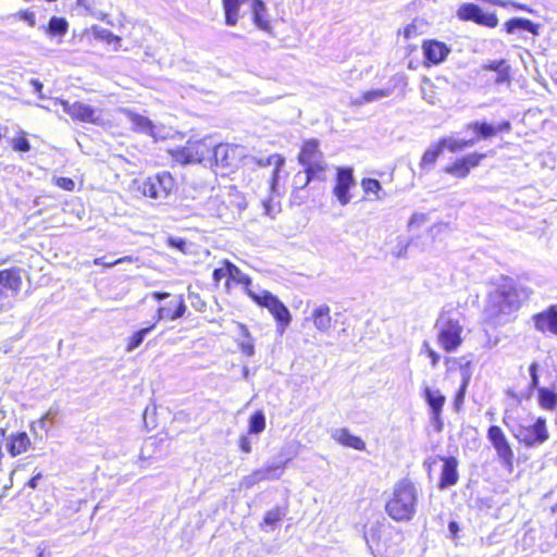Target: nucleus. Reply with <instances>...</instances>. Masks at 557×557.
<instances>
[{
  "label": "nucleus",
  "mask_w": 557,
  "mask_h": 557,
  "mask_svg": "<svg viewBox=\"0 0 557 557\" xmlns=\"http://www.w3.org/2000/svg\"><path fill=\"white\" fill-rule=\"evenodd\" d=\"M286 465L287 460L275 463H268L262 467V470L265 473L268 480L276 479L283 473Z\"/></svg>",
  "instance_id": "c03bdc74"
},
{
  "label": "nucleus",
  "mask_w": 557,
  "mask_h": 557,
  "mask_svg": "<svg viewBox=\"0 0 557 557\" xmlns=\"http://www.w3.org/2000/svg\"><path fill=\"white\" fill-rule=\"evenodd\" d=\"M504 28L508 34H512L516 29H522L536 36L539 35L540 26L529 18L512 17L505 22Z\"/></svg>",
  "instance_id": "cd10ccee"
},
{
  "label": "nucleus",
  "mask_w": 557,
  "mask_h": 557,
  "mask_svg": "<svg viewBox=\"0 0 557 557\" xmlns=\"http://www.w3.org/2000/svg\"><path fill=\"white\" fill-rule=\"evenodd\" d=\"M238 447L245 454H250L252 450L251 443L248 438V434H242L238 438Z\"/></svg>",
  "instance_id": "5fc2aeb1"
},
{
  "label": "nucleus",
  "mask_w": 557,
  "mask_h": 557,
  "mask_svg": "<svg viewBox=\"0 0 557 557\" xmlns=\"http://www.w3.org/2000/svg\"><path fill=\"white\" fill-rule=\"evenodd\" d=\"M468 128L478 136V139H490L498 134L510 133L512 125L509 120L502 121L497 125H493L485 121H475L470 123Z\"/></svg>",
  "instance_id": "6ab92c4d"
},
{
  "label": "nucleus",
  "mask_w": 557,
  "mask_h": 557,
  "mask_svg": "<svg viewBox=\"0 0 557 557\" xmlns=\"http://www.w3.org/2000/svg\"><path fill=\"white\" fill-rule=\"evenodd\" d=\"M53 184L65 191H73L75 189V182L71 177H54Z\"/></svg>",
  "instance_id": "3c124183"
},
{
  "label": "nucleus",
  "mask_w": 557,
  "mask_h": 557,
  "mask_svg": "<svg viewBox=\"0 0 557 557\" xmlns=\"http://www.w3.org/2000/svg\"><path fill=\"white\" fill-rule=\"evenodd\" d=\"M536 331L557 335V305H552L545 310L532 315Z\"/></svg>",
  "instance_id": "aec40b11"
},
{
  "label": "nucleus",
  "mask_w": 557,
  "mask_h": 557,
  "mask_svg": "<svg viewBox=\"0 0 557 557\" xmlns=\"http://www.w3.org/2000/svg\"><path fill=\"white\" fill-rule=\"evenodd\" d=\"M426 220V215L425 214H413L410 219V222L409 224L412 225L413 223H417V222H423Z\"/></svg>",
  "instance_id": "bf43d9fd"
},
{
  "label": "nucleus",
  "mask_w": 557,
  "mask_h": 557,
  "mask_svg": "<svg viewBox=\"0 0 557 557\" xmlns=\"http://www.w3.org/2000/svg\"><path fill=\"white\" fill-rule=\"evenodd\" d=\"M332 438L344 447H349L359 451L366 449L364 441L361 437L351 434L346 428L336 430L332 434Z\"/></svg>",
  "instance_id": "a878e982"
},
{
  "label": "nucleus",
  "mask_w": 557,
  "mask_h": 557,
  "mask_svg": "<svg viewBox=\"0 0 557 557\" xmlns=\"http://www.w3.org/2000/svg\"><path fill=\"white\" fill-rule=\"evenodd\" d=\"M267 475L263 472L262 468L255 469L250 474L244 478V484L246 487H251L255 484L265 481Z\"/></svg>",
  "instance_id": "09e8293b"
},
{
  "label": "nucleus",
  "mask_w": 557,
  "mask_h": 557,
  "mask_svg": "<svg viewBox=\"0 0 557 557\" xmlns=\"http://www.w3.org/2000/svg\"><path fill=\"white\" fill-rule=\"evenodd\" d=\"M533 294L532 289L509 277L503 280L486 299L485 313L490 322L496 323L504 315L518 312Z\"/></svg>",
  "instance_id": "f257e3e1"
},
{
  "label": "nucleus",
  "mask_w": 557,
  "mask_h": 557,
  "mask_svg": "<svg viewBox=\"0 0 557 557\" xmlns=\"http://www.w3.org/2000/svg\"><path fill=\"white\" fill-rule=\"evenodd\" d=\"M239 348L240 351L248 357L252 356L255 352V346L251 341L240 343Z\"/></svg>",
  "instance_id": "4d7b16f0"
},
{
  "label": "nucleus",
  "mask_w": 557,
  "mask_h": 557,
  "mask_svg": "<svg viewBox=\"0 0 557 557\" xmlns=\"http://www.w3.org/2000/svg\"><path fill=\"white\" fill-rule=\"evenodd\" d=\"M443 143H438V140L430 146L422 154L420 160V169L425 170L434 166L440 156L443 153Z\"/></svg>",
  "instance_id": "7c9ffc66"
},
{
  "label": "nucleus",
  "mask_w": 557,
  "mask_h": 557,
  "mask_svg": "<svg viewBox=\"0 0 557 557\" xmlns=\"http://www.w3.org/2000/svg\"><path fill=\"white\" fill-rule=\"evenodd\" d=\"M503 422L517 442L527 448L541 446L549 440L546 419L533 418L518 407L507 409Z\"/></svg>",
  "instance_id": "7ed1b4c3"
},
{
  "label": "nucleus",
  "mask_w": 557,
  "mask_h": 557,
  "mask_svg": "<svg viewBox=\"0 0 557 557\" xmlns=\"http://www.w3.org/2000/svg\"><path fill=\"white\" fill-rule=\"evenodd\" d=\"M156 327V322L139 329L134 332L127 339L125 344V350L127 352L134 351L137 349L144 342L145 336L150 333Z\"/></svg>",
  "instance_id": "72a5a7b5"
},
{
  "label": "nucleus",
  "mask_w": 557,
  "mask_h": 557,
  "mask_svg": "<svg viewBox=\"0 0 557 557\" xmlns=\"http://www.w3.org/2000/svg\"><path fill=\"white\" fill-rule=\"evenodd\" d=\"M422 22L418 21L417 18L413 20L411 23L407 24L403 30H398V35H403L405 40H411L414 38H418L423 34L421 30Z\"/></svg>",
  "instance_id": "79ce46f5"
},
{
  "label": "nucleus",
  "mask_w": 557,
  "mask_h": 557,
  "mask_svg": "<svg viewBox=\"0 0 557 557\" xmlns=\"http://www.w3.org/2000/svg\"><path fill=\"white\" fill-rule=\"evenodd\" d=\"M444 362L445 364L449 366L450 363H456L457 362V359L456 358H453V357H446L444 359Z\"/></svg>",
  "instance_id": "680f3d73"
},
{
  "label": "nucleus",
  "mask_w": 557,
  "mask_h": 557,
  "mask_svg": "<svg viewBox=\"0 0 557 557\" xmlns=\"http://www.w3.org/2000/svg\"><path fill=\"white\" fill-rule=\"evenodd\" d=\"M235 160L236 151L232 146L214 141V149L211 153V160H209L211 166L227 169L234 165Z\"/></svg>",
  "instance_id": "412c9836"
},
{
  "label": "nucleus",
  "mask_w": 557,
  "mask_h": 557,
  "mask_svg": "<svg viewBox=\"0 0 557 557\" xmlns=\"http://www.w3.org/2000/svg\"><path fill=\"white\" fill-rule=\"evenodd\" d=\"M224 11L225 24L235 26L239 20L240 5L245 0H221Z\"/></svg>",
  "instance_id": "c756f323"
},
{
  "label": "nucleus",
  "mask_w": 557,
  "mask_h": 557,
  "mask_svg": "<svg viewBox=\"0 0 557 557\" xmlns=\"http://www.w3.org/2000/svg\"><path fill=\"white\" fill-rule=\"evenodd\" d=\"M33 85L36 87L38 91L42 88V84L37 79L33 81Z\"/></svg>",
  "instance_id": "e2e57ef3"
},
{
  "label": "nucleus",
  "mask_w": 557,
  "mask_h": 557,
  "mask_svg": "<svg viewBox=\"0 0 557 557\" xmlns=\"http://www.w3.org/2000/svg\"><path fill=\"white\" fill-rule=\"evenodd\" d=\"M421 49L423 52V65L428 69L445 62L451 51L446 42L437 39L423 40Z\"/></svg>",
  "instance_id": "a211bd4d"
},
{
  "label": "nucleus",
  "mask_w": 557,
  "mask_h": 557,
  "mask_svg": "<svg viewBox=\"0 0 557 557\" xmlns=\"http://www.w3.org/2000/svg\"><path fill=\"white\" fill-rule=\"evenodd\" d=\"M251 20L253 24L261 30L271 33L272 25L268 18L267 5L263 0H251Z\"/></svg>",
  "instance_id": "393cba45"
},
{
  "label": "nucleus",
  "mask_w": 557,
  "mask_h": 557,
  "mask_svg": "<svg viewBox=\"0 0 557 557\" xmlns=\"http://www.w3.org/2000/svg\"><path fill=\"white\" fill-rule=\"evenodd\" d=\"M176 189V181L168 171L149 175L138 185V190L143 196L154 200H164L175 194Z\"/></svg>",
  "instance_id": "6e6552de"
},
{
  "label": "nucleus",
  "mask_w": 557,
  "mask_h": 557,
  "mask_svg": "<svg viewBox=\"0 0 557 557\" xmlns=\"http://www.w3.org/2000/svg\"><path fill=\"white\" fill-rule=\"evenodd\" d=\"M23 270L18 267H11L0 270V311L13 307L11 297H16L23 286Z\"/></svg>",
  "instance_id": "f8f14e48"
},
{
  "label": "nucleus",
  "mask_w": 557,
  "mask_h": 557,
  "mask_svg": "<svg viewBox=\"0 0 557 557\" xmlns=\"http://www.w3.org/2000/svg\"><path fill=\"white\" fill-rule=\"evenodd\" d=\"M448 529H449V532H450V535L453 539H457L458 537V533H459V525L456 521H450L448 523Z\"/></svg>",
  "instance_id": "13d9d810"
},
{
  "label": "nucleus",
  "mask_w": 557,
  "mask_h": 557,
  "mask_svg": "<svg viewBox=\"0 0 557 557\" xmlns=\"http://www.w3.org/2000/svg\"><path fill=\"white\" fill-rule=\"evenodd\" d=\"M150 296L157 301L166 299L165 302L160 304L157 308L153 321L156 324L162 320L175 321L184 317L186 305L182 294L173 295L165 292H152Z\"/></svg>",
  "instance_id": "9b49d317"
},
{
  "label": "nucleus",
  "mask_w": 557,
  "mask_h": 557,
  "mask_svg": "<svg viewBox=\"0 0 557 557\" xmlns=\"http://www.w3.org/2000/svg\"><path fill=\"white\" fill-rule=\"evenodd\" d=\"M265 163L274 165V169H273L272 175H271V187L274 188L278 182L280 173L285 163V159L282 154L274 153L267 158Z\"/></svg>",
  "instance_id": "4c0bfd02"
},
{
  "label": "nucleus",
  "mask_w": 557,
  "mask_h": 557,
  "mask_svg": "<svg viewBox=\"0 0 557 557\" xmlns=\"http://www.w3.org/2000/svg\"><path fill=\"white\" fill-rule=\"evenodd\" d=\"M481 69L484 72H495L496 76L494 78V84L496 85H509L511 82V67L505 59L493 60L484 63Z\"/></svg>",
  "instance_id": "4be33fe9"
},
{
  "label": "nucleus",
  "mask_w": 557,
  "mask_h": 557,
  "mask_svg": "<svg viewBox=\"0 0 557 557\" xmlns=\"http://www.w3.org/2000/svg\"><path fill=\"white\" fill-rule=\"evenodd\" d=\"M553 511H557V503L552 507Z\"/></svg>",
  "instance_id": "338daca9"
},
{
  "label": "nucleus",
  "mask_w": 557,
  "mask_h": 557,
  "mask_svg": "<svg viewBox=\"0 0 557 557\" xmlns=\"http://www.w3.org/2000/svg\"><path fill=\"white\" fill-rule=\"evenodd\" d=\"M457 17L462 22H473L488 28L498 25V17L494 12H484L478 4L466 2L459 5L456 12Z\"/></svg>",
  "instance_id": "dca6fc26"
},
{
  "label": "nucleus",
  "mask_w": 557,
  "mask_h": 557,
  "mask_svg": "<svg viewBox=\"0 0 557 557\" xmlns=\"http://www.w3.org/2000/svg\"><path fill=\"white\" fill-rule=\"evenodd\" d=\"M364 540L373 553L382 555L404 541V532L391 524L376 521L364 531Z\"/></svg>",
  "instance_id": "0eeeda50"
},
{
  "label": "nucleus",
  "mask_w": 557,
  "mask_h": 557,
  "mask_svg": "<svg viewBox=\"0 0 557 557\" xmlns=\"http://www.w3.org/2000/svg\"><path fill=\"white\" fill-rule=\"evenodd\" d=\"M265 416L262 410L255 411L248 421V434H260L265 430Z\"/></svg>",
  "instance_id": "e433bc0d"
},
{
  "label": "nucleus",
  "mask_w": 557,
  "mask_h": 557,
  "mask_svg": "<svg viewBox=\"0 0 557 557\" xmlns=\"http://www.w3.org/2000/svg\"><path fill=\"white\" fill-rule=\"evenodd\" d=\"M230 260L222 259L219 262V267L215 268L212 272V283L215 287H219L222 281H226L230 278Z\"/></svg>",
  "instance_id": "58836bf2"
},
{
  "label": "nucleus",
  "mask_w": 557,
  "mask_h": 557,
  "mask_svg": "<svg viewBox=\"0 0 557 557\" xmlns=\"http://www.w3.org/2000/svg\"><path fill=\"white\" fill-rule=\"evenodd\" d=\"M418 502L416 484L408 479H403L394 484L384 510L387 517L397 523L409 522L417 515Z\"/></svg>",
  "instance_id": "20e7f679"
},
{
  "label": "nucleus",
  "mask_w": 557,
  "mask_h": 557,
  "mask_svg": "<svg viewBox=\"0 0 557 557\" xmlns=\"http://www.w3.org/2000/svg\"><path fill=\"white\" fill-rule=\"evenodd\" d=\"M360 186L364 196L371 197L373 200H382L385 197L383 187L376 178L363 177L360 181Z\"/></svg>",
  "instance_id": "c85d7f7f"
},
{
  "label": "nucleus",
  "mask_w": 557,
  "mask_h": 557,
  "mask_svg": "<svg viewBox=\"0 0 557 557\" xmlns=\"http://www.w3.org/2000/svg\"><path fill=\"white\" fill-rule=\"evenodd\" d=\"M355 186L354 169L351 166H337L335 169L332 194L341 206H347L351 201V190Z\"/></svg>",
  "instance_id": "4468645a"
},
{
  "label": "nucleus",
  "mask_w": 557,
  "mask_h": 557,
  "mask_svg": "<svg viewBox=\"0 0 557 557\" xmlns=\"http://www.w3.org/2000/svg\"><path fill=\"white\" fill-rule=\"evenodd\" d=\"M188 298L191 301V305L196 307L199 311H203L205 308L207 307L206 301H203L200 298V295L198 293L189 292Z\"/></svg>",
  "instance_id": "603ef678"
},
{
  "label": "nucleus",
  "mask_w": 557,
  "mask_h": 557,
  "mask_svg": "<svg viewBox=\"0 0 557 557\" xmlns=\"http://www.w3.org/2000/svg\"><path fill=\"white\" fill-rule=\"evenodd\" d=\"M168 247L175 249L183 255L189 253L190 243L182 237H168L165 240Z\"/></svg>",
  "instance_id": "a18cd8bd"
},
{
  "label": "nucleus",
  "mask_w": 557,
  "mask_h": 557,
  "mask_svg": "<svg viewBox=\"0 0 557 557\" xmlns=\"http://www.w3.org/2000/svg\"><path fill=\"white\" fill-rule=\"evenodd\" d=\"M487 157L485 152H471L455 159L451 163L443 168V172L455 178L463 180L469 176L472 169L479 166Z\"/></svg>",
  "instance_id": "f3484780"
},
{
  "label": "nucleus",
  "mask_w": 557,
  "mask_h": 557,
  "mask_svg": "<svg viewBox=\"0 0 557 557\" xmlns=\"http://www.w3.org/2000/svg\"><path fill=\"white\" fill-rule=\"evenodd\" d=\"M438 143H443V150L447 149L448 151L456 153L459 152L468 147H471L474 144V140L472 139H448V138H441Z\"/></svg>",
  "instance_id": "a19ab883"
},
{
  "label": "nucleus",
  "mask_w": 557,
  "mask_h": 557,
  "mask_svg": "<svg viewBox=\"0 0 557 557\" xmlns=\"http://www.w3.org/2000/svg\"><path fill=\"white\" fill-rule=\"evenodd\" d=\"M553 511H557V503L552 507Z\"/></svg>",
  "instance_id": "69168bd1"
},
{
  "label": "nucleus",
  "mask_w": 557,
  "mask_h": 557,
  "mask_svg": "<svg viewBox=\"0 0 557 557\" xmlns=\"http://www.w3.org/2000/svg\"><path fill=\"white\" fill-rule=\"evenodd\" d=\"M140 123L145 125H150V122L147 119L140 117Z\"/></svg>",
  "instance_id": "0e129e2a"
},
{
  "label": "nucleus",
  "mask_w": 557,
  "mask_h": 557,
  "mask_svg": "<svg viewBox=\"0 0 557 557\" xmlns=\"http://www.w3.org/2000/svg\"><path fill=\"white\" fill-rule=\"evenodd\" d=\"M55 104L60 106L64 113H66L72 121L77 123L91 124L101 126L104 124V119L101 109L94 108L82 101L70 102L66 99L58 98Z\"/></svg>",
  "instance_id": "9d476101"
},
{
  "label": "nucleus",
  "mask_w": 557,
  "mask_h": 557,
  "mask_svg": "<svg viewBox=\"0 0 557 557\" xmlns=\"http://www.w3.org/2000/svg\"><path fill=\"white\" fill-rule=\"evenodd\" d=\"M416 49V47H409L408 50L411 52Z\"/></svg>",
  "instance_id": "774afa93"
},
{
  "label": "nucleus",
  "mask_w": 557,
  "mask_h": 557,
  "mask_svg": "<svg viewBox=\"0 0 557 557\" xmlns=\"http://www.w3.org/2000/svg\"><path fill=\"white\" fill-rule=\"evenodd\" d=\"M529 372L531 375L530 391H532L539 385L537 364L535 362L530 364Z\"/></svg>",
  "instance_id": "6e6d98bb"
},
{
  "label": "nucleus",
  "mask_w": 557,
  "mask_h": 557,
  "mask_svg": "<svg viewBox=\"0 0 557 557\" xmlns=\"http://www.w3.org/2000/svg\"><path fill=\"white\" fill-rule=\"evenodd\" d=\"M391 95V89L382 88V89H373L362 92L359 98L354 99L351 102L354 106H362L368 102H372L379 100L384 97H388Z\"/></svg>",
  "instance_id": "f704fd0d"
},
{
  "label": "nucleus",
  "mask_w": 557,
  "mask_h": 557,
  "mask_svg": "<svg viewBox=\"0 0 557 557\" xmlns=\"http://www.w3.org/2000/svg\"><path fill=\"white\" fill-rule=\"evenodd\" d=\"M311 321L317 330L326 332L332 326L331 309L327 305H320L313 309Z\"/></svg>",
  "instance_id": "bb28decb"
},
{
  "label": "nucleus",
  "mask_w": 557,
  "mask_h": 557,
  "mask_svg": "<svg viewBox=\"0 0 557 557\" xmlns=\"http://www.w3.org/2000/svg\"><path fill=\"white\" fill-rule=\"evenodd\" d=\"M48 36H64L69 30V22L63 16H51L48 25L44 27Z\"/></svg>",
  "instance_id": "2f4dec72"
},
{
  "label": "nucleus",
  "mask_w": 557,
  "mask_h": 557,
  "mask_svg": "<svg viewBox=\"0 0 557 557\" xmlns=\"http://www.w3.org/2000/svg\"><path fill=\"white\" fill-rule=\"evenodd\" d=\"M96 37L101 41L106 42L107 45H112L115 48H117L121 45L122 40L120 36L114 35L112 32L108 29H101L97 32Z\"/></svg>",
  "instance_id": "de8ad7c7"
},
{
  "label": "nucleus",
  "mask_w": 557,
  "mask_h": 557,
  "mask_svg": "<svg viewBox=\"0 0 557 557\" xmlns=\"http://www.w3.org/2000/svg\"><path fill=\"white\" fill-rule=\"evenodd\" d=\"M11 148L17 152H28L32 149L27 133L20 129L10 141Z\"/></svg>",
  "instance_id": "ea45409f"
},
{
  "label": "nucleus",
  "mask_w": 557,
  "mask_h": 557,
  "mask_svg": "<svg viewBox=\"0 0 557 557\" xmlns=\"http://www.w3.org/2000/svg\"><path fill=\"white\" fill-rule=\"evenodd\" d=\"M230 278L226 280L224 290L230 293L235 286L240 285L244 287L248 297L259 307L267 308L276 322V325L285 330L292 322V315L288 308L269 290L255 293L251 290V277L244 273L235 263L230 261Z\"/></svg>",
  "instance_id": "f03ea898"
},
{
  "label": "nucleus",
  "mask_w": 557,
  "mask_h": 557,
  "mask_svg": "<svg viewBox=\"0 0 557 557\" xmlns=\"http://www.w3.org/2000/svg\"><path fill=\"white\" fill-rule=\"evenodd\" d=\"M137 259L132 257V256H125V257H122V258H119V259H115V260H112V261H106V258L104 257H98V258H95L92 260V263L95 265H102L104 268H112L116 264H121V263H132L134 261H136Z\"/></svg>",
  "instance_id": "49530a36"
},
{
  "label": "nucleus",
  "mask_w": 557,
  "mask_h": 557,
  "mask_svg": "<svg viewBox=\"0 0 557 557\" xmlns=\"http://www.w3.org/2000/svg\"><path fill=\"white\" fill-rule=\"evenodd\" d=\"M39 479V474L38 475H35L33 476L29 482H28V486L35 488L37 486V480Z\"/></svg>",
  "instance_id": "052dcab7"
},
{
  "label": "nucleus",
  "mask_w": 557,
  "mask_h": 557,
  "mask_svg": "<svg viewBox=\"0 0 557 557\" xmlns=\"http://www.w3.org/2000/svg\"><path fill=\"white\" fill-rule=\"evenodd\" d=\"M298 163L302 166L307 186L312 181H324L329 165L324 159V154L320 149V141L317 138H308L302 140L297 156Z\"/></svg>",
  "instance_id": "39448f33"
},
{
  "label": "nucleus",
  "mask_w": 557,
  "mask_h": 557,
  "mask_svg": "<svg viewBox=\"0 0 557 557\" xmlns=\"http://www.w3.org/2000/svg\"><path fill=\"white\" fill-rule=\"evenodd\" d=\"M486 436L494 447L500 462L504 467L511 470L515 461V453L503 429L498 425H491L487 429Z\"/></svg>",
  "instance_id": "2eb2a0df"
},
{
  "label": "nucleus",
  "mask_w": 557,
  "mask_h": 557,
  "mask_svg": "<svg viewBox=\"0 0 557 557\" xmlns=\"http://www.w3.org/2000/svg\"><path fill=\"white\" fill-rule=\"evenodd\" d=\"M435 326L437 327V342L444 351H456L462 345L463 329L457 319H450L441 313Z\"/></svg>",
  "instance_id": "1a4fd4ad"
},
{
  "label": "nucleus",
  "mask_w": 557,
  "mask_h": 557,
  "mask_svg": "<svg viewBox=\"0 0 557 557\" xmlns=\"http://www.w3.org/2000/svg\"><path fill=\"white\" fill-rule=\"evenodd\" d=\"M214 149V140L211 137L189 138L182 147L169 150L172 160L178 164L209 163Z\"/></svg>",
  "instance_id": "423d86ee"
},
{
  "label": "nucleus",
  "mask_w": 557,
  "mask_h": 557,
  "mask_svg": "<svg viewBox=\"0 0 557 557\" xmlns=\"http://www.w3.org/2000/svg\"><path fill=\"white\" fill-rule=\"evenodd\" d=\"M32 447V441L24 431L10 434L7 449L11 457L20 456Z\"/></svg>",
  "instance_id": "b1692460"
},
{
  "label": "nucleus",
  "mask_w": 557,
  "mask_h": 557,
  "mask_svg": "<svg viewBox=\"0 0 557 557\" xmlns=\"http://www.w3.org/2000/svg\"><path fill=\"white\" fill-rule=\"evenodd\" d=\"M422 397L430 407L432 418L434 420H440L446 403V397L438 389H432L429 386L422 388Z\"/></svg>",
  "instance_id": "5701e85b"
},
{
  "label": "nucleus",
  "mask_w": 557,
  "mask_h": 557,
  "mask_svg": "<svg viewBox=\"0 0 557 557\" xmlns=\"http://www.w3.org/2000/svg\"><path fill=\"white\" fill-rule=\"evenodd\" d=\"M15 21H23L29 28L37 25L36 12L30 8H24L12 14Z\"/></svg>",
  "instance_id": "37998d69"
},
{
  "label": "nucleus",
  "mask_w": 557,
  "mask_h": 557,
  "mask_svg": "<svg viewBox=\"0 0 557 557\" xmlns=\"http://www.w3.org/2000/svg\"><path fill=\"white\" fill-rule=\"evenodd\" d=\"M421 354L426 355L430 358V363L432 367H436L440 362V354L431 346L428 341L422 343Z\"/></svg>",
  "instance_id": "8fccbe9b"
},
{
  "label": "nucleus",
  "mask_w": 557,
  "mask_h": 557,
  "mask_svg": "<svg viewBox=\"0 0 557 557\" xmlns=\"http://www.w3.org/2000/svg\"><path fill=\"white\" fill-rule=\"evenodd\" d=\"M442 462V469L441 474L437 482V487L440 490H446L448 487H451L456 485L459 481V472H458V466L459 461L454 456H434L430 457L425 461V467L428 472L430 473L432 470V467L435 466L437 462Z\"/></svg>",
  "instance_id": "ddd939ff"
},
{
  "label": "nucleus",
  "mask_w": 557,
  "mask_h": 557,
  "mask_svg": "<svg viewBox=\"0 0 557 557\" xmlns=\"http://www.w3.org/2000/svg\"><path fill=\"white\" fill-rule=\"evenodd\" d=\"M537 400L544 410L553 411L557 408V393L547 387L537 388Z\"/></svg>",
  "instance_id": "473e14b6"
},
{
  "label": "nucleus",
  "mask_w": 557,
  "mask_h": 557,
  "mask_svg": "<svg viewBox=\"0 0 557 557\" xmlns=\"http://www.w3.org/2000/svg\"><path fill=\"white\" fill-rule=\"evenodd\" d=\"M286 515V508L275 507L264 512L262 521L260 523L261 528L270 527L274 528L276 527L282 519Z\"/></svg>",
  "instance_id": "c9c22d12"
},
{
  "label": "nucleus",
  "mask_w": 557,
  "mask_h": 557,
  "mask_svg": "<svg viewBox=\"0 0 557 557\" xmlns=\"http://www.w3.org/2000/svg\"><path fill=\"white\" fill-rule=\"evenodd\" d=\"M468 383H469V376L467 375L463 379L462 384L460 385V388L456 394V397H455V406L456 407H459V405L462 404Z\"/></svg>",
  "instance_id": "864d4df0"
}]
</instances>
